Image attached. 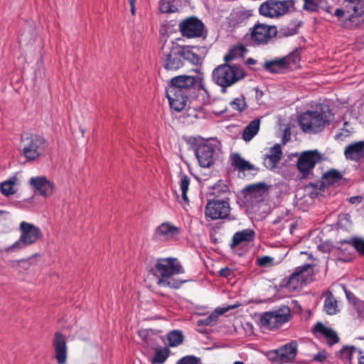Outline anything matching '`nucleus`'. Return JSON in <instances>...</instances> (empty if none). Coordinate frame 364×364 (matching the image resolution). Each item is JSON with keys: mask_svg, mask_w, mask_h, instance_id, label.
I'll list each match as a JSON object with an SVG mask.
<instances>
[{"mask_svg": "<svg viewBox=\"0 0 364 364\" xmlns=\"http://www.w3.org/2000/svg\"><path fill=\"white\" fill-rule=\"evenodd\" d=\"M208 95L205 88L204 74L197 72V75H180L173 77L166 88V97L170 107L181 112L185 109L189 98H197L199 95Z\"/></svg>", "mask_w": 364, "mask_h": 364, "instance_id": "obj_1", "label": "nucleus"}, {"mask_svg": "<svg viewBox=\"0 0 364 364\" xmlns=\"http://www.w3.org/2000/svg\"><path fill=\"white\" fill-rule=\"evenodd\" d=\"M152 271L158 277L157 284L159 287L179 289L184 282L172 277L173 275L184 273L182 264L177 258H159Z\"/></svg>", "mask_w": 364, "mask_h": 364, "instance_id": "obj_2", "label": "nucleus"}, {"mask_svg": "<svg viewBox=\"0 0 364 364\" xmlns=\"http://www.w3.org/2000/svg\"><path fill=\"white\" fill-rule=\"evenodd\" d=\"M333 16L344 28L360 27L364 24V0H344L343 7L336 9Z\"/></svg>", "mask_w": 364, "mask_h": 364, "instance_id": "obj_3", "label": "nucleus"}, {"mask_svg": "<svg viewBox=\"0 0 364 364\" xmlns=\"http://www.w3.org/2000/svg\"><path fill=\"white\" fill-rule=\"evenodd\" d=\"M333 114L329 109L318 111H306L299 118L301 129L309 134H316L321 132L333 118Z\"/></svg>", "mask_w": 364, "mask_h": 364, "instance_id": "obj_4", "label": "nucleus"}, {"mask_svg": "<svg viewBox=\"0 0 364 364\" xmlns=\"http://www.w3.org/2000/svg\"><path fill=\"white\" fill-rule=\"evenodd\" d=\"M48 146V141L42 136L25 133L21 135L19 150L28 161H31L42 156Z\"/></svg>", "mask_w": 364, "mask_h": 364, "instance_id": "obj_5", "label": "nucleus"}, {"mask_svg": "<svg viewBox=\"0 0 364 364\" xmlns=\"http://www.w3.org/2000/svg\"><path fill=\"white\" fill-rule=\"evenodd\" d=\"M245 75L244 70L240 65H230L227 63L218 65L212 73L213 81L222 87L223 92H226L227 87L242 80Z\"/></svg>", "mask_w": 364, "mask_h": 364, "instance_id": "obj_6", "label": "nucleus"}, {"mask_svg": "<svg viewBox=\"0 0 364 364\" xmlns=\"http://www.w3.org/2000/svg\"><path fill=\"white\" fill-rule=\"evenodd\" d=\"M314 265L306 264L296 268L289 277L282 279V287L289 291H295L303 287L311 281Z\"/></svg>", "mask_w": 364, "mask_h": 364, "instance_id": "obj_7", "label": "nucleus"}, {"mask_svg": "<svg viewBox=\"0 0 364 364\" xmlns=\"http://www.w3.org/2000/svg\"><path fill=\"white\" fill-rule=\"evenodd\" d=\"M321 153L316 150L302 151L296 161V168L304 179L311 178L316 165L322 161Z\"/></svg>", "mask_w": 364, "mask_h": 364, "instance_id": "obj_8", "label": "nucleus"}, {"mask_svg": "<svg viewBox=\"0 0 364 364\" xmlns=\"http://www.w3.org/2000/svg\"><path fill=\"white\" fill-rule=\"evenodd\" d=\"M19 230L21 236L8 250H19L26 246L31 245L36 242L38 240L42 237L41 229L33 224L23 221L20 223Z\"/></svg>", "mask_w": 364, "mask_h": 364, "instance_id": "obj_9", "label": "nucleus"}, {"mask_svg": "<svg viewBox=\"0 0 364 364\" xmlns=\"http://www.w3.org/2000/svg\"><path fill=\"white\" fill-rule=\"evenodd\" d=\"M291 318L290 308L283 305L272 311L264 312L261 316L260 323L266 328L272 330L287 323Z\"/></svg>", "mask_w": 364, "mask_h": 364, "instance_id": "obj_10", "label": "nucleus"}, {"mask_svg": "<svg viewBox=\"0 0 364 364\" xmlns=\"http://www.w3.org/2000/svg\"><path fill=\"white\" fill-rule=\"evenodd\" d=\"M296 0H267L263 2L259 11L262 16L274 18L287 14L290 8H294Z\"/></svg>", "mask_w": 364, "mask_h": 364, "instance_id": "obj_11", "label": "nucleus"}, {"mask_svg": "<svg viewBox=\"0 0 364 364\" xmlns=\"http://www.w3.org/2000/svg\"><path fill=\"white\" fill-rule=\"evenodd\" d=\"M250 31V40L254 46L268 44L277 35L278 31L275 26L257 23Z\"/></svg>", "mask_w": 364, "mask_h": 364, "instance_id": "obj_12", "label": "nucleus"}, {"mask_svg": "<svg viewBox=\"0 0 364 364\" xmlns=\"http://www.w3.org/2000/svg\"><path fill=\"white\" fill-rule=\"evenodd\" d=\"M163 47L164 67L167 70H177L184 65L182 56V47L172 43L171 46Z\"/></svg>", "mask_w": 364, "mask_h": 364, "instance_id": "obj_13", "label": "nucleus"}, {"mask_svg": "<svg viewBox=\"0 0 364 364\" xmlns=\"http://www.w3.org/2000/svg\"><path fill=\"white\" fill-rule=\"evenodd\" d=\"M230 198H213L208 200L205 206V216L212 220L226 218L230 213Z\"/></svg>", "mask_w": 364, "mask_h": 364, "instance_id": "obj_14", "label": "nucleus"}, {"mask_svg": "<svg viewBox=\"0 0 364 364\" xmlns=\"http://www.w3.org/2000/svg\"><path fill=\"white\" fill-rule=\"evenodd\" d=\"M205 25L201 20L192 16L184 18L178 24V28L183 37L195 38L202 37Z\"/></svg>", "mask_w": 364, "mask_h": 364, "instance_id": "obj_15", "label": "nucleus"}, {"mask_svg": "<svg viewBox=\"0 0 364 364\" xmlns=\"http://www.w3.org/2000/svg\"><path fill=\"white\" fill-rule=\"evenodd\" d=\"M217 146L212 144L204 143L199 144L195 154L201 167L208 168L213 165L217 156Z\"/></svg>", "mask_w": 364, "mask_h": 364, "instance_id": "obj_16", "label": "nucleus"}, {"mask_svg": "<svg viewBox=\"0 0 364 364\" xmlns=\"http://www.w3.org/2000/svg\"><path fill=\"white\" fill-rule=\"evenodd\" d=\"M296 353L297 343L296 341H291L272 351L271 360L279 363H286L293 360L296 358Z\"/></svg>", "mask_w": 364, "mask_h": 364, "instance_id": "obj_17", "label": "nucleus"}, {"mask_svg": "<svg viewBox=\"0 0 364 364\" xmlns=\"http://www.w3.org/2000/svg\"><path fill=\"white\" fill-rule=\"evenodd\" d=\"M29 184L44 198H49L53 193L54 184L46 176L31 177Z\"/></svg>", "mask_w": 364, "mask_h": 364, "instance_id": "obj_18", "label": "nucleus"}, {"mask_svg": "<svg viewBox=\"0 0 364 364\" xmlns=\"http://www.w3.org/2000/svg\"><path fill=\"white\" fill-rule=\"evenodd\" d=\"M354 247L352 237L347 240H341L336 242V260L341 262H349L353 259Z\"/></svg>", "mask_w": 364, "mask_h": 364, "instance_id": "obj_19", "label": "nucleus"}, {"mask_svg": "<svg viewBox=\"0 0 364 364\" xmlns=\"http://www.w3.org/2000/svg\"><path fill=\"white\" fill-rule=\"evenodd\" d=\"M53 346L58 364H65L67 360L68 347L65 336L60 332L54 335Z\"/></svg>", "mask_w": 364, "mask_h": 364, "instance_id": "obj_20", "label": "nucleus"}, {"mask_svg": "<svg viewBox=\"0 0 364 364\" xmlns=\"http://www.w3.org/2000/svg\"><path fill=\"white\" fill-rule=\"evenodd\" d=\"M180 228L169 223H164L156 228L154 237L156 240L166 241L180 234Z\"/></svg>", "mask_w": 364, "mask_h": 364, "instance_id": "obj_21", "label": "nucleus"}, {"mask_svg": "<svg viewBox=\"0 0 364 364\" xmlns=\"http://www.w3.org/2000/svg\"><path fill=\"white\" fill-rule=\"evenodd\" d=\"M269 190V186L264 182H259L248 185L244 188L242 193L245 197L255 198L257 201H262L264 195Z\"/></svg>", "mask_w": 364, "mask_h": 364, "instance_id": "obj_22", "label": "nucleus"}, {"mask_svg": "<svg viewBox=\"0 0 364 364\" xmlns=\"http://www.w3.org/2000/svg\"><path fill=\"white\" fill-rule=\"evenodd\" d=\"M344 156L347 160L359 161L364 159V141L348 144L344 149Z\"/></svg>", "mask_w": 364, "mask_h": 364, "instance_id": "obj_23", "label": "nucleus"}, {"mask_svg": "<svg viewBox=\"0 0 364 364\" xmlns=\"http://www.w3.org/2000/svg\"><path fill=\"white\" fill-rule=\"evenodd\" d=\"M255 235V231L250 228L236 232L232 236L230 246L232 249H235L242 242H250L254 240Z\"/></svg>", "mask_w": 364, "mask_h": 364, "instance_id": "obj_24", "label": "nucleus"}, {"mask_svg": "<svg viewBox=\"0 0 364 364\" xmlns=\"http://www.w3.org/2000/svg\"><path fill=\"white\" fill-rule=\"evenodd\" d=\"M313 331L323 335L327 339V342L329 346L334 345L339 341V338L336 332L332 328L326 327L322 323H317L314 326Z\"/></svg>", "mask_w": 364, "mask_h": 364, "instance_id": "obj_25", "label": "nucleus"}, {"mask_svg": "<svg viewBox=\"0 0 364 364\" xmlns=\"http://www.w3.org/2000/svg\"><path fill=\"white\" fill-rule=\"evenodd\" d=\"M288 58H282L270 61H266L264 63V68L265 70L271 73H278L281 70L288 68Z\"/></svg>", "mask_w": 364, "mask_h": 364, "instance_id": "obj_26", "label": "nucleus"}, {"mask_svg": "<svg viewBox=\"0 0 364 364\" xmlns=\"http://www.w3.org/2000/svg\"><path fill=\"white\" fill-rule=\"evenodd\" d=\"M231 164L235 168L241 171L254 170V166L245 161L240 154L234 153L231 155Z\"/></svg>", "mask_w": 364, "mask_h": 364, "instance_id": "obj_27", "label": "nucleus"}, {"mask_svg": "<svg viewBox=\"0 0 364 364\" xmlns=\"http://www.w3.org/2000/svg\"><path fill=\"white\" fill-rule=\"evenodd\" d=\"M230 193V188L223 181H218L213 187L210 194L214 196L213 198L225 199L229 198Z\"/></svg>", "mask_w": 364, "mask_h": 364, "instance_id": "obj_28", "label": "nucleus"}, {"mask_svg": "<svg viewBox=\"0 0 364 364\" xmlns=\"http://www.w3.org/2000/svg\"><path fill=\"white\" fill-rule=\"evenodd\" d=\"M302 22L298 19H294L288 23L287 25L281 26L279 33L285 37L294 36L299 32V28L301 26Z\"/></svg>", "mask_w": 364, "mask_h": 364, "instance_id": "obj_29", "label": "nucleus"}, {"mask_svg": "<svg viewBox=\"0 0 364 364\" xmlns=\"http://www.w3.org/2000/svg\"><path fill=\"white\" fill-rule=\"evenodd\" d=\"M260 120L256 119L252 121L245 129L242 133V139L245 141H250L259 132Z\"/></svg>", "mask_w": 364, "mask_h": 364, "instance_id": "obj_30", "label": "nucleus"}, {"mask_svg": "<svg viewBox=\"0 0 364 364\" xmlns=\"http://www.w3.org/2000/svg\"><path fill=\"white\" fill-rule=\"evenodd\" d=\"M342 178L341 173L336 169H331L322 175L321 186H331L338 183Z\"/></svg>", "mask_w": 364, "mask_h": 364, "instance_id": "obj_31", "label": "nucleus"}, {"mask_svg": "<svg viewBox=\"0 0 364 364\" xmlns=\"http://www.w3.org/2000/svg\"><path fill=\"white\" fill-rule=\"evenodd\" d=\"M247 52V49L242 44H238L230 49V50L225 55L224 61L228 63L232 60L238 56H243Z\"/></svg>", "mask_w": 364, "mask_h": 364, "instance_id": "obj_32", "label": "nucleus"}, {"mask_svg": "<svg viewBox=\"0 0 364 364\" xmlns=\"http://www.w3.org/2000/svg\"><path fill=\"white\" fill-rule=\"evenodd\" d=\"M324 310L328 315H334L338 311V301L331 292H328L324 301Z\"/></svg>", "mask_w": 364, "mask_h": 364, "instance_id": "obj_33", "label": "nucleus"}, {"mask_svg": "<svg viewBox=\"0 0 364 364\" xmlns=\"http://www.w3.org/2000/svg\"><path fill=\"white\" fill-rule=\"evenodd\" d=\"M170 350L167 348H157L155 354L151 360V364H163L170 355Z\"/></svg>", "mask_w": 364, "mask_h": 364, "instance_id": "obj_34", "label": "nucleus"}, {"mask_svg": "<svg viewBox=\"0 0 364 364\" xmlns=\"http://www.w3.org/2000/svg\"><path fill=\"white\" fill-rule=\"evenodd\" d=\"M17 181L16 176L3 182L0 186L1 193L5 196H9L15 193L14 186Z\"/></svg>", "mask_w": 364, "mask_h": 364, "instance_id": "obj_35", "label": "nucleus"}, {"mask_svg": "<svg viewBox=\"0 0 364 364\" xmlns=\"http://www.w3.org/2000/svg\"><path fill=\"white\" fill-rule=\"evenodd\" d=\"M179 176H180L179 186H180V189L181 191L182 200L186 203H188L189 200L188 198L187 192L188 191L191 179L187 175L182 173H180Z\"/></svg>", "mask_w": 364, "mask_h": 364, "instance_id": "obj_36", "label": "nucleus"}, {"mask_svg": "<svg viewBox=\"0 0 364 364\" xmlns=\"http://www.w3.org/2000/svg\"><path fill=\"white\" fill-rule=\"evenodd\" d=\"M179 176H180L179 186H180V189L181 191L182 200L186 203H188L189 200L188 198L187 192L188 191L191 179L187 175L182 173H180Z\"/></svg>", "mask_w": 364, "mask_h": 364, "instance_id": "obj_37", "label": "nucleus"}, {"mask_svg": "<svg viewBox=\"0 0 364 364\" xmlns=\"http://www.w3.org/2000/svg\"><path fill=\"white\" fill-rule=\"evenodd\" d=\"M183 335L180 331L174 330L167 334V340L170 347L178 346L183 343Z\"/></svg>", "mask_w": 364, "mask_h": 364, "instance_id": "obj_38", "label": "nucleus"}, {"mask_svg": "<svg viewBox=\"0 0 364 364\" xmlns=\"http://www.w3.org/2000/svg\"><path fill=\"white\" fill-rule=\"evenodd\" d=\"M182 56L183 63L185 60L190 62L193 65H198L200 60L199 55L188 48L182 47Z\"/></svg>", "mask_w": 364, "mask_h": 364, "instance_id": "obj_39", "label": "nucleus"}, {"mask_svg": "<svg viewBox=\"0 0 364 364\" xmlns=\"http://www.w3.org/2000/svg\"><path fill=\"white\" fill-rule=\"evenodd\" d=\"M359 348L355 346H346L340 350V355L343 360L351 361L354 355H358Z\"/></svg>", "mask_w": 364, "mask_h": 364, "instance_id": "obj_40", "label": "nucleus"}, {"mask_svg": "<svg viewBox=\"0 0 364 364\" xmlns=\"http://www.w3.org/2000/svg\"><path fill=\"white\" fill-rule=\"evenodd\" d=\"M304 4L303 9L310 12L318 11V9L325 2V0H303Z\"/></svg>", "mask_w": 364, "mask_h": 364, "instance_id": "obj_41", "label": "nucleus"}, {"mask_svg": "<svg viewBox=\"0 0 364 364\" xmlns=\"http://www.w3.org/2000/svg\"><path fill=\"white\" fill-rule=\"evenodd\" d=\"M231 108L239 112H244L247 108V105L245 102V97L242 95L240 97L235 98L230 102Z\"/></svg>", "mask_w": 364, "mask_h": 364, "instance_id": "obj_42", "label": "nucleus"}, {"mask_svg": "<svg viewBox=\"0 0 364 364\" xmlns=\"http://www.w3.org/2000/svg\"><path fill=\"white\" fill-rule=\"evenodd\" d=\"M281 159L277 158L274 155L267 154L264 156V165L269 169L274 168Z\"/></svg>", "mask_w": 364, "mask_h": 364, "instance_id": "obj_43", "label": "nucleus"}, {"mask_svg": "<svg viewBox=\"0 0 364 364\" xmlns=\"http://www.w3.org/2000/svg\"><path fill=\"white\" fill-rule=\"evenodd\" d=\"M352 243L354 250L364 257V239L362 237H352Z\"/></svg>", "mask_w": 364, "mask_h": 364, "instance_id": "obj_44", "label": "nucleus"}, {"mask_svg": "<svg viewBox=\"0 0 364 364\" xmlns=\"http://www.w3.org/2000/svg\"><path fill=\"white\" fill-rule=\"evenodd\" d=\"M200 358L194 355H186L179 359L176 364H200Z\"/></svg>", "mask_w": 364, "mask_h": 364, "instance_id": "obj_45", "label": "nucleus"}, {"mask_svg": "<svg viewBox=\"0 0 364 364\" xmlns=\"http://www.w3.org/2000/svg\"><path fill=\"white\" fill-rule=\"evenodd\" d=\"M160 11L162 13H173L175 11L174 6L167 0H161Z\"/></svg>", "mask_w": 364, "mask_h": 364, "instance_id": "obj_46", "label": "nucleus"}, {"mask_svg": "<svg viewBox=\"0 0 364 364\" xmlns=\"http://www.w3.org/2000/svg\"><path fill=\"white\" fill-rule=\"evenodd\" d=\"M273 262V258L269 256H263L257 259V264L261 267L269 266Z\"/></svg>", "mask_w": 364, "mask_h": 364, "instance_id": "obj_47", "label": "nucleus"}, {"mask_svg": "<svg viewBox=\"0 0 364 364\" xmlns=\"http://www.w3.org/2000/svg\"><path fill=\"white\" fill-rule=\"evenodd\" d=\"M269 154L274 155L277 158L281 159L282 156V151L280 145L279 144H276L270 149Z\"/></svg>", "mask_w": 364, "mask_h": 364, "instance_id": "obj_48", "label": "nucleus"}, {"mask_svg": "<svg viewBox=\"0 0 364 364\" xmlns=\"http://www.w3.org/2000/svg\"><path fill=\"white\" fill-rule=\"evenodd\" d=\"M219 275L222 277L228 278L234 275V272L229 267H223L219 272Z\"/></svg>", "mask_w": 364, "mask_h": 364, "instance_id": "obj_49", "label": "nucleus"}, {"mask_svg": "<svg viewBox=\"0 0 364 364\" xmlns=\"http://www.w3.org/2000/svg\"><path fill=\"white\" fill-rule=\"evenodd\" d=\"M327 353L325 350H322L318 352L317 354L314 355V360L316 362H323L326 359Z\"/></svg>", "mask_w": 364, "mask_h": 364, "instance_id": "obj_50", "label": "nucleus"}, {"mask_svg": "<svg viewBox=\"0 0 364 364\" xmlns=\"http://www.w3.org/2000/svg\"><path fill=\"white\" fill-rule=\"evenodd\" d=\"M284 58H289V60H288V67L291 65V64H294L296 65L299 61V59L298 58V55L296 53H292L287 56H285Z\"/></svg>", "mask_w": 364, "mask_h": 364, "instance_id": "obj_51", "label": "nucleus"}, {"mask_svg": "<svg viewBox=\"0 0 364 364\" xmlns=\"http://www.w3.org/2000/svg\"><path fill=\"white\" fill-rule=\"evenodd\" d=\"M9 216V213L6 210H0V225H5L6 222L8 220Z\"/></svg>", "mask_w": 364, "mask_h": 364, "instance_id": "obj_52", "label": "nucleus"}, {"mask_svg": "<svg viewBox=\"0 0 364 364\" xmlns=\"http://www.w3.org/2000/svg\"><path fill=\"white\" fill-rule=\"evenodd\" d=\"M357 360L358 364H364V351L359 348Z\"/></svg>", "mask_w": 364, "mask_h": 364, "instance_id": "obj_53", "label": "nucleus"}, {"mask_svg": "<svg viewBox=\"0 0 364 364\" xmlns=\"http://www.w3.org/2000/svg\"><path fill=\"white\" fill-rule=\"evenodd\" d=\"M212 315L209 316L208 317H207L206 318H205L204 320H200L198 321V325H205V326H208L210 324L211 321H212Z\"/></svg>", "mask_w": 364, "mask_h": 364, "instance_id": "obj_54", "label": "nucleus"}, {"mask_svg": "<svg viewBox=\"0 0 364 364\" xmlns=\"http://www.w3.org/2000/svg\"><path fill=\"white\" fill-rule=\"evenodd\" d=\"M363 200V198L361 196H353L350 198V203H360Z\"/></svg>", "mask_w": 364, "mask_h": 364, "instance_id": "obj_55", "label": "nucleus"}, {"mask_svg": "<svg viewBox=\"0 0 364 364\" xmlns=\"http://www.w3.org/2000/svg\"><path fill=\"white\" fill-rule=\"evenodd\" d=\"M263 96V92L258 88L255 89V97L256 100L259 102L261 100L262 97Z\"/></svg>", "mask_w": 364, "mask_h": 364, "instance_id": "obj_56", "label": "nucleus"}, {"mask_svg": "<svg viewBox=\"0 0 364 364\" xmlns=\"http://www.w3.org/2000/svg\"><path fill=\"white\" fill-rule=\"evenodd\" d=\"M240 13L241 16L245 18H247L249 16H250L252 15L250 11H240Z\"/></svg>", "mask_w": 364, "mask_h": 364, "instance_id": "obj_57", "label": "nucleus"}, {"mask_svg": "<svg viewBox=\"0 0 364 364\" xmlns=\"http://www.w3.org/2000/svg\"><path fill=\"white\" fill-rule=\"evenodd\" d=\"M129 4H130V6H131V11H132V14L134 15V4H135V2H136V0H129Z\"/></svg>", "mask_w": 364, "mask_h": 364, "instance_id": "obj_58", "label": "nucleus"}, {"mask_svg": "<svg viewBox=\"0 0 364 364\" xmlns=\"http://www.w3.org/2000/svg\"><path fill=\"white\" fill-rule=\"evenodd\" d=\"M318 248L323 252H327L329 250L328 247L325 245H321L318 246Z\"/></svg>", "mask_w": 364, "mask_h": 364, "instance_id": "obj_59", "label": "nucleus"}, {"mask_svg": "<svg viewBox=\"0 0 364 364\" xmlns=\"http://www.w3.org/2000/svg\"><path fill=\"white\" fill-rule=\"evenodd\" d=\"M256 62H257V61H256L255 59L251 58H248V59L247 60V63L248 65H255V64L256 63Z\"/></svg>", "mask_w": 364, "mask_h": 364, "instance_id": "obj_60", "label": "nucleus"}, {"mask_svg": "<svg viewBox=\"0 0 364 364\" xmlns=\"http://www.w3.org/2000/svg\"><path fill=\"white\" fill-rule=\"evenodd\" d=\"M331 9H332V7L331 6H328L326 9V11L328 12V13H331Z\"/></svg>", "mask_w": 364, "mask_h": 364, "instance_id": "obj_61", "label": "nucleus"}, {"mask_svg": "<svg viewBox=\"0 0 364 364\" xmlns=\"http://www.w3.org/2000/svg\"><path fill=\"white\" fill-rule=\"evenodd\" d=\"M234 364H245L243 362L241 361H235Z\"/></svg>", "mask_w": 364, "mask_h": 364, "instance_id": "obj_62", "label": "nucleus"}, {"mask_svg": "<svg viewBox=\"0 0 364 364\" xmlns=\"http://www.w3.org/2000/svg\"><path fill=\"white\" fill-rule=\"evenodd\" d=\"M225 310H221V311H220V314H223V313H225Z\"/></svg>", "mask_w": 364, "mask_h": 364, "instance_id": "obj_63", "label": "nucleus"}]
</instances>
